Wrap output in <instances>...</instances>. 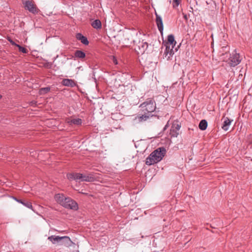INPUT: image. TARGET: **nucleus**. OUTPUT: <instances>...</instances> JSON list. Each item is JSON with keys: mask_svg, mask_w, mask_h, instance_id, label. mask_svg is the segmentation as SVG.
Segmentation results:
<instances>
[{"mask_svg": "<svg viewBox=\"0 0 252 252\" xmlns=\"http://www.w3.org/2000/svg\"><path fill=\"white\" fill-rule=\"evenodd\" d=\"M25 8L29 10L30 12L35 14L37 12L36 6L32 3V1L26 0L24 3Z\"/></svg>", "mask_w": 252, "mask_h": 252, "instance_id": "nucleus-6", "label": "nucleus"}, {"mask_svg": "<svg viewBox=\"0 0 252 252\" xmlns=\"http://www.w3.org/2000/svg\"><path fill=\"white\" fill-rule=\"evenodd\" d=\"M249 142H250V143H252V141H250H250H249Z\"/></svg>", "mask_w": 252, "mask_h": 252, "instance_id": "nucleus-35", "label": "nucleus"}, {"mask_svg": "<svg viewBox=\"0 0 252 252\" xmlns=\"http://www.w3.org/2000/svg\"><path fill=\"white\" fill-rule=\"evenodd\" d=\"M242 58L239 54L237 53L235 51L232 53L229 58V64L231 66H235L239 64Z\"/></svg>", "mask_w": 252, "mask_h": 252, "instance_id": "nucleus-4", "label": "nucleus"}, {"mask_svg": "<svg viewBox=\"0 0 252 252\" xmlns=\"http://www.w3.org/2000/svg\"><path fill=\"white\" fill-rule=\"evenodd\" d=\"M181 126L178 123H174L171 126L170 134L172 137H177L179 134L178 131L180 129Z\"/></svg>", "mask_w": 252, "mask_h": 252, "instance_id": "nucleus-8", "label": "nucleus"}, {"mask_svg": "<svg viewBox=\"0 0 252 252\" xmlns=\"http://www.w3.org/2000/svg\"><path fill=\"white\" fill-rule=\"evenodd\" d=\"M14 199L18 202L20 203L21 202V199H17V198L16 197H14Z\"/></svg>", "mask_w": 252, "mask_h": 252, "instance_id": "nucleus-30", "label": "nucleus"}, {"mask_svg": "<svg viewBox=\"0 0 252 252\" xmlns=\"http://www.w3.org/2000/svg\"><path fill=\"white\" fill-rule=\"evenodd\" d=\"M207 122L205 120H201L199 124V128L202 130H205L207 127Z\"/></svg>", "mask_w": 252, "mask_h": 252, "instance_id": "nucleus-20", "label": "nucleus"}, {"mask_svg": "<svg viewBox=\"0 0 252 252\" xmlns=\"http://www.w3.org/2000/svg\"><path fill=\"white\" fill-rule=\"evenodd\" d=\"M142 121V116H138V117H136L133 120L134 124H136L139 123H140Z\"/></svg>", "mask_w": 252, "mask_h": 252, "instance_id": "nucleus-25", "label": "nucleus"}, {"mask_svg": "<svg viewBox=\"0 0 252 252\" xmlns=\"http://www.w3.org/2000/svg\"><path fill=\"white\" fill-rule=\"evenodd\" d=\"M91 25L95 29H100L102 27L101 22L98 19H96L91 24Z\"/></svg>", "mask_w": 252, "mask_h": 252, "instance_id": "nucleus-18", "label": "nucleus"}, {"mask_svg": "<svg viewBox=\"0 0 252 252\" xmlns=\"http://www.w3.org/2000/svg\"><path fill=\"white\" fill-rule=\"evenodd\" d=\"M62 206L65 208L74 210H77L78 208V204L76 202L70 197H67L65 200Z\"/></svg>", "mask_w": 252, "mask_h": 252, "instance_id": "nucleus-5", "label": "nucleus"}, {"mask_svg": "<svg viewBox=\"0 0 252 252\" xmlns=\"http://www.w3.org/2000/svg\"><path fill=\"white\" fill-rule=\"evenodd\" d=\"M20 203H21L22 204H23V205H24L25 206L27 207L28 208L32 209V203L29 201H26L21 199V202H20Z\"/></svg>", "mask_w": 252, "mask_h": 252, "instance_id": "nucleus-22", "label": "nucleus"}, {"mask_svg": "<svg viewBox=\"0 0 252 252\" xmlns=\"http://www.w3.org/2000/svg\"><path fill=\"white\" fill-rule=\"evenodd\" d=\"M135 50L137 53V54H139V53L138 51L136 49V48H135Z\"/></svg>", "mask_w": 252, "mask_h": 252, "instance_id": "nucleus-31", "label": "nucleus"}, {"mask_svg": "<svg viewBox=\"0 0 252 252\" xmlns=\"http://www.w3.org/2000/svg\"><path fill=\"white\" fill-rule=\"evenodd\" d=\"M74 56L75 58L82 59L86 57V54L82 51L76 50L74 53Z\"/></svg>", "mask_w": 252, "mask_h": 252, "instance_id": "nucleus-19", "label": "nucleus"}, {"mask_svg": "<svg viewBox=\"0 0 252 252\" xmlns=\"http://www.w3.org/2000/svg\"><path fill=\"white\" fill-rule=\"evenodd\" d=\"M168 127V122L167 123V124L164 127L163 130H166L167 128Z\"/></svg>", "mask_w": 252, "mask_h": 252, "instance_id": "nucleus-28", "label": "nucleus"}, {"mask_svg": "<svg viewBox=\"0 0 252 252\" xmlns=\"http://www.w3.org/2000/svg\"><path fill=\"white\" fill-rule=\"evenodd\" d=\"M7 40L12 45L16 46V45H18L17 44L15 43V42L10 37H8Z\"/></svg>", "mask_w": 252, "mask_h": 252, "instance_id": "nucleus-27", "label": "nucleus"}, {"mask_svg": "<svg viewBox=\"0 0 252 252\" xmlns=\"http://www.w3.org/2000/svg\"><path fill=\"white\" fill-rule=\"evenodd\" d=\"M48 239L50 240L53 244L56 242H60L61 244L64 245L67 247H72L73 249L76 248V245L71 241L70 238L68 236H59L52 235L48 237Z\"/></svg>", "mask_w": 252, "mask_h": 252, "instance_id": "nucleus-2", "label": "nucleus"}, {"mask_svg": "<svg viewBox=\"0 0 252 252\" xmlns=\"http://www.w3.org/2000/svg\"><path fill=\"white\" fill-rule=\"evenodd\" d=\"M31 103H32V104H35V102H31Z\"/></svg>", "mask_w": 252, "mask_h": 252, "instance_id": "nucleus-32", "label": "nucleus"}, {"mask_svg": "<svg viewBox=\"0 0 252 252\" xmlns=\"http://www.w3.org/2000/svg\"><path fill=\"white\" fill-rule=\"evenodd\" d=\"M166 152V149L164 147L158 148L146 158V164L151 165L160 161L165 155Z\"/></svg>", "mask_w": 252, "mask_h": 252, "instance_id": "nucleus-1", "label": "nucleus"}, {"mask_svg": "<svg viewBox=\"0 0 252 252\" xmlns=\"http://www.w3.org/2000/svg\"><path fill=\"white\" fill-rule=\"evenodd\" d=\"M149 47L150 49L152 48V45L151 44H149L147 42L143 43V48H145L144 52H146L147 53H148L150 52L151 49H149Z\"/></svg>", "mask_w": 252, "mask_h": 252, "instance_id": "nucleus-21", "label": "nucleus"}, {"mask_svg": "<svg viewBox=\"0 0 252 252\" xmlns=\"http://www.w3.org/2000/svg\"><path fill=\"white\" fill-rule=\"evenodd\" d=\"M62 84L64 86L74 87L76 86V83L75 82L69 79H64L62 81Z\"/></svg>", "mask_w": 252, "mask_h": 252, "instance_id": "nucleus-13", "label": "nucleus"}, {"mask_svg": "<svg viewBox=\"0 0 252 252\" xmlns=\"http://www.w3.org/2000/svg\"><path fill=\"white\" fill-rule=\"evenodd\" d=\"M140 49V47H138V48H137V50H139Z\"/></svg>", "mask_w": 252, "mask_h": 252, "instance_id": "nucleus-34", "label": "nucleus"}, {"mask_svg": "<svg viewBox=\"0 0 252 252\" xmlns=\"http://www.w3.org/2000/svg\"><path fill=\"white\" fill-rule=\"evenodd\" d=\"M176 44V42L175 40L174 35L172 34L169 35L167 38V42L166 43L165 46H166L167 45H170V47L174 48Z\"/></svg>", "mask_w": 252, "mask_h": 252, "instance_id": "nucleus-15", "label": "nucleus"}, {"mask_svg": "<svg viewBox=\"0 0 252 252\" xmlns=\"http://www.w3.org/2000/svg\"><path fill=\"white\" fill-rule=\"evenodd\" d=\"M2 96L0 94V99L1 98Z\"/></svg>", "mask_w": 252, "mask_h": 252, "instance_id": "nucleus-36", "label": "nucleus"}, {"mask_svg": "<svg viewBox=\"0 0 252 252\" xmlns=\"http://www.w3.org/2000/svg\"><path fill=\"white\" fill-rule=\"evenodd\" d=\"M221 120L222 121V128L225 131L227 130L233 120H230L227 117H225L224 116L222 117Z\"/></svg>", "mask_w": 252, "mask_h": 252, "instance_id": "nucleus-10", "label": "nucleus"}, {"mask_svg": "<svg viewBox=\"0 0 252 252\" xmlns=\"http://www.w3.org/2000/svg\"><path fill=\"white\" fill-rule=\"evenodd\" d=\"M113 62H114V63L115 64H118L117 61V60H116L114 57V59H113Z\"/></svg>", "mask_w": 252, "mask_h": 252, "instance_id": "nucleus-29", "label": "nucleus"}, {"mask_svg": "<svg viewBox=\"0 0 252 252\" xmlns=\"http://www.w3.org/2000/svg\"><path fill=\"white\" fill-rule=\"evenodd\" d=\"M156 104L152 98H149L143 102V111L153 112L155 110Z\"/></svg>", "mask_w": 252, "mask_h": 252, "instance_id": "nucleus-3", "label": "nucleus"}, {"mask_svg": "<svg viewBox=\"0 0 252 252\" xmlns=\"http://www.w3.org/2000/svg\"><path fill=\"white\" fill-rule=\"evenodd\" d=\"M50 90V88L49 87L42 88L39 90V92L40 94H44L47 93Z\"/></svg>", "mask_w": 252, "mask_h": 252, "instance_id": "nucleus-23", "label": "nucleus"}, {"mask_svg": "<svg viewBox=\"0 0 252 252\" xmlns=\"http://www.w3.org/2000/svg\"><path fill=\"white\" fill-rule=\"evenodd\" d=\"M165 47V50L163 54L164 57L167 60H171V57L174 54V51L173 50L174 48L170 47V45H167Z\"/></svg>", "mask_w": 252, "mask_h": 252, "instance_id": "nucleus-7", "label": "nucleus"}, {"mask_svg": "<svg viewBox=\"0 0 252 252\" xmlns=\"http://www.w3.org/2000/svg\"><path fill=\"white\" fill-rule=\"evenodd\" d=\"M95 180V177L92 174L88 175H84L82 174V182H91Z\"/></svg>", "mask_w": 252, "mask_h": 252, "instance_id": "nucleus-16", "label": "nucleus"}, {"mask_svg": "<svg viewBox=\"0 0 252 252\" xmlns=\"http://www.w3.org/2000/svg\"><path fill=\"white\" fill-rule=\"evenodd\" d=\"M67 177L69 180H75L82 182V174L79 173H71L67 174Z\"/></svg>", "mask_w": 252, "mask_h": 252, "instance_id": "nucleus-9", "label": "nucleus"}, {"mask_svg": "<svg viewBox=\"0 0 252 252\" xmlns=\"http://www.w3.org/2000/svg\"><path fill=\"white\" fill-rule=\"evenodd\" d=\"M55 200L61 205L63 206L65 200L67 198L63 193H58L55 195Z\"/></svg>", "mask_w": 252, "mask_h": 252, "instance_id": "nucleus-12", "label": "nucleus"}, {"mask_svg": "<svg viewBox=\"0 0 252 252\" xmlns=\"http://www.w3.org/2000/svg\"><path fill=\"white\" fill-rule=\"evenodd\" d=\"M67 123L69 125H75L77 126L81 125L82 123V120L80 118L73 119L69 121H68Z\"/></svg>", "mask_w": 252, "mask_h": 252, "instance_id": "nucleus-17", "label": "nucleus"}, {"mask_svg": "<svg viewBox=\"0 0 252 252\" xmlns=\"http://www.w3.org/2000/svg\"><path fill=\"white\" fill-rule=\"evenodd\" d=\"M16 47H17L18 48V49H19V51L20 52H21L23 53H28V50L27 49H26L25 48L20 46V45H16Z\"/></svg>", "mask_w": 252, "mask_h": 252, "instance_id": "nucleus-24", "label": "nucleus"}, {"mask_svg": "<svg viewBox=\"0 0 252 252\" xmlns=\"http://www.w3.org/2000/svg\"><path fill=\"white\" fill-rule=\"evenodd\" d=\"M140 49V47H138V48H137V50H139Z\"/></svg>", "mask_w": 252, "mask_h": 252, "instance_id": "nucleus-33", "label": "nucleus"}, {"mask_svg": "<svg viewBox=\"0 0 252 252\" xmlns=\"http://www.w3.org/2000/svg\"><path fill=\"white\" fill-rule=\"evenodd\" d=\"M76 38L78 40H80L82 43L85 45H87L89 44V41L87 39V38L84 35H83L80 33H78L76 35Z\"/></svg>", "mask_w": 252, "mask_h": 252, "instance_id": "nucleus-14", "label": "nucleus"}, {"mask_svg": "<svg viewBox=\"0 0 252 252\" xmlns=\"http://www.w3.org/2000/svg\"><path fill=\"white\" fill-rule=\"evenodd\" d=\"M179 0H173L172 5L174 7H176L179 5Z\"/></svg>", "mask_w": 252, "mask_h": 252, "instance_id": "nucleus-26", "label": "nucleus"}, {"mask_svg": "<svg viewBox=\"0 0 252 252\" xmlns=\"http://www.w3.org/2000/svg\"><path fill=\"white\" fill-rule=\"evenodd\" d=\"M156 22L158 28V29L160 32L162 34L163 31V25L161 17L156 13Z\"/></svg>", "mask_w": 252, "mask_h": 252, "instance_id": "nucleus-11", "label": "nucleus"}]
</instances>
